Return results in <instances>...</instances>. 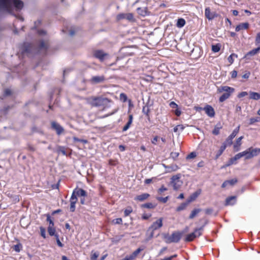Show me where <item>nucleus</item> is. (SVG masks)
<instances>
[{"mask_svg": "<svg viewBox=\"0 0 260 260\" xmlns=\"http://www.w3.org/2000/svg\"><path fill=\"white\" fill-rule=\"evenodd\" d=\"M201 189H199L195 192L191 193L190 196L188 197V198L186 200L187 202L189 204L190 203L193 202L194 201L198 196L201 194Z\"/></svg>", "mask_w": 260, "mask_h": 260, "instance_id": "obj_19", "label": "nucleus"}, {"mask_svg": "<svg viewBox=\"0 0 260 260\" xmlns=\"http://www.w3.org/2000/svg\"><path fill=\"white\" fill-rule=\"evenodd\" d=\"M249 98L252 100H258L260 99V93L250 91L249 92Z\"/></svg>", "mask_w": 260, "mask_h": 260, "instance_id": "obj_29", "label": "nucleus"}, {"mask_svg": "<svg viewBox=\"0 0 260 260\" xmlns=\"http://www.w3.org/2000/svg\"><path fill=\"white\" fill-rule=\"evenodd\" d=\"M32 45L28 42H24L22 45V54L30 53L31 52Z\"/></svg>", "mask_w": 260, "mask_h": 260, "instance_id": "obj_14", "label": "nucleus"}, {"mask_svg": "<svg viewBox=\"0 0 260 260\" xmlns=\"http://www.w3.org/2000/svg\"><path fill=\"white\" fill-rule=\"evenodd\" d=\"M154 230H150L148 232V229L147 230L146 233V238L145 240L146 242L149 241L154 237Z\"/></svg>", "mask_w": 260, "mask_h": 260, "instance_id": "obj_28", "label": "nucleus"}, {"mask_svg": "<svg viewBox=\"0 0 260 260\" xmlns=\"http://www.w3.org/2000/svg\"><path fill=\"white\" fill-rule=\"evenodd\" d=\"M174 113L177 116H180L182 113L180 108H179V107L178 106V108H175Z\"/></svg>", "mask_w": 260, "mask_h": 260, "instance_id": "obj_58", "label": "nucleus"}, {"mask_svg": "<svg viewBox=\"0 0 260 260\" xmlns=\"http://www.w3.org/2000/svg\"><path fill=\"white\" fill-rule=\"evenodd\" d=\"M50 124L51 129L55 131L57 136L61 135L64 132V128L58 122L55 121H52Z\"/></svg>", "mask_w": 260, "mask_h": 260, "instance_id": "obj_8", "label": "nucleus"}, {"mask_svg": "<svg viewBox=\"0 0 260 260\" xmlns=\"http://www.w3.org/2000/svg\"><path fill=\"white\" fill-rule=\"evenodd\" d=\"M240 130V125L236 127L232 132V133L230 135L229 137L232 139H234L236 135L238 134Z\"/></svg>", "mask_w": 260, "mask_h": 260, "instance_id": "obj_39", "label": "nucleus"}, {"mask_svg": "<svg viewBox=\"0 0 260 260\" xmlns=\"http://www.w3.org/2000/svg\"><path fill=\"white\" fill-rule=\"evenodd\" d=\"M170 155H171V157L174 160H175L178 157V156H179V152H172L171 153Z\"/></svg>", "mask_w": 260, "mask_h": 260, "instance_id": "obj_63", "label": "nucleus"}, {"mask_svg": "<svg viewBox=\"0 0 260 260\" xmlns=\"http://www.w3.org/2000/svg\"><path fill=\"white\" fill-rule=\"evenodd\" d=\"M150 197V194L149 193H143L141 194L136 196L134 198V200L139 202H144Z\"/></svg>", "mask_w": 260, "mask_h": 260, "instance_id": "obj_20", "label": "nucleus"}, {"mask_svg": "<svg viewBox=\"0 0 260 260\" xmlns=\"http://www.w3.org/2000/svg\"><path fill=\"white\" fill-rule=\"evenodd\" d=\"M201 211V209L200 208H194L193 209L189 216V219H193Z\"/></svg>", "mask_w": 260, "mask_h": 260, "instance_id": "obj_34", "label": "nucleus"}, {"mask_svg": "<svg viewBox=\"0 0 260 260\" xmlns=\"http://www.w3.org/2000/svg\"><path fill=\"white\" fill-rule=\"evenodd\" d=\"M235 89L229 86H221L217 89L218 92H224L219 98L218 101L219 103H223L229 99L231 94L235 91Z\"/></svg>", "mask_w": 260, "mask_h": 260, "instance_id": "obj_3", "label": "nucleus"}, {"mask_svg": "<svg viewBox=\"0 0 260 260\" xmlns=\"http://www.w3.org/2000/svg\"><path fill=\"white\" fill-rule=\"evenodd\" d=\"M244 138V136H241L236 139V142L233 145V148L235 152L240 150V147L242 144L241 141Z\"/></svg>", "mask_w": 260, "mask_h": 260, "instance_id": "obj_22", "label": "nucleus"}, {"mask_svg": "<svg viewBox=\"0 0 260 260\" xmlns=\"http://www.w3.org/2000/svg\"><path fill=\"white\" fill-rule=\"evenodd\" d=\"M189 204L187 201L185 202L182 203L179 206H178L176 209L177 212H180L185 209L186 206Z\"/></svg>", "mask_w": 260, "mask_h": 260, "instance_id": "obj_35", "label": "nucleus"}, {"mask_svg": "<svg viewBox=\"0 0 260 260\" xmlns=\"http://www.w3.org/2000/svg\"><path fill=\"white\" fill-rule=\"evenodd\" d=\"M258 53L255 48L250 50L248 52H247L243 57V58L246 59L247 60H250L251 59V57L253 56Z\"/></svg>", "mask_w": 260, "mask_h": 260, "instance_id": "obj_23", "label": "nucleus"}, {"mask_svg": "<svg viewBox=\"0 0 260 260\" xmlns=\"http://www.w3.org/2000/svg\"><path fill=\"white\" fill-rule=\"evenodd\" d=\"M137 12L139 15L143 17L149 16L150 14L147 7H139L137 9Z\"/></svg>", "mask_w": 260, "mask_h": 260, "instance_id": "obj_16", "label": "nucleus"}, {"mask_svg": "<svg viewBox=\"0 0 260 260\" xmlns=\"http://www.w3.org/2000/svg\"><path fill=\"white\" fill-rule=\"evenodd\" d=\"M74 190L76 192V196H77L78 197L83 198L87 196V192L82 188L76 186Z\"/></svg>", "mask_w": 260, "mask_h": 260, "instance_id": "obj_17", "label": "nucleus"}, {"mask_svg": "<svg viewBox=\"0 0 260 260\" xmlns=\"http://www.w3.org/2000/svg\"><path fill=\"white\" fill-rule=\"evenodd\" d=\"M169 199V196H167L166 197H156V199L160 202H162L163 203H166L167 202Z\"/></svg>", "mask_w": 260, "mask_h": 260, "instance_id": "obj_51", "label": "nucleus"}, {"mask_svg": "<svg viewBox=\"0 0 260 260\" xmlns=\"http://www.w3.org/2000/svg\"><path fill=\"white\" fill-rule=\"evenodd\" d=\"M23 7L24 3L22 0H0V13L9 14L21 21H24V18L15 14L14 11L20 12Z\"/></svg>", "mask_w": 260, "mask_h": 260, "instance_id": "obj_1", "label": "nucleus"}, {"mask_svg": "<svg viewBox=\"0 0 260 260\" xmlns=\"http://www.w3.org/2000/svg\"><path fill=\"white\" fill-rule=\"evenodd\" d=\"M125 19L129 21H134V15L132 13H126Z\"/></svg>", "mask_w": 260, "mask_h": 260, "instance_id": "obj_50", "label": "nucleus"}, {"mask_svg": "<svg viewBox=\"0 0 260 260\" xmlns=\"http://www.w3.org/2000/svg\"><path fill=\"white\" fill-rule=\"evenodd\" d=\"M108 56L109 54L102 50H96L93 52V56L101 61H104Z\"/></svg>", "mask_w": 260, "mask_h": 260, "instance_id": "obj_11", "label": "nucleus"}, {"mask_svg": "<svg viewBox=\"0 0 260 260\" xmlns=\"http://www.w3.org/2000/svg\"><path fill=\"white\" fill-rule=\"evenodd\" d=\"M181 177V174L178 173L171 178L170 183L173 185L174 190H177L181 187L182 184V182L180 180Z\"/></svg>", "mask_w": 260, "mask_h": 260, "instance_id": "obj_6", "label": "nucleus"}, {"mask_svg": "<svg viewBox=\"0 0 260 260\" xmlns=\"http://www.w3.org/2000/svg\"><path fill=\"white\" fill-rule=\"evenodd\" d=\"M233 139L229 136L222 143L221 145H224V147L226 148L227 147L230 146L233 144Z\"/></svg>", "mask_w": 260, "mask_h": 260, "instance_id": "obj_32", "label": "nucleus"}, {"mask_svg": "<svg viewBox=\"0 0 260 260\" xmlns=\"http://www.w3.org/2000/svg\"><path fill=\"white\" fill-rule=\"evenodd\" d=\"M163 218L160 217L156 221L153 222L152 224L148 228V232L150 230H157V229L161 228L163 225L162 223Z\"/></svg>", "mask_w": 260, "mask_h": 260, "instance_id": "obj_12", "label": "nucleus"}, {"mask_svg": "<svg viewBox=\"0 0 260 260\" xmlns=\"http://www.w3.org/2000/svg\"><path fill=\"white\" fill-rule=\"evenodd\" d=\"M227 182H228V184L231 185H234L238 182V180L236 178H234L230 180H227Z\"/></svg>", "mask_w": 260, "mask_h": 260, "instance_id": "obj_59", "label": "nucleus"}, {"mask_svg": "<svg viewBox=\"0 0 260 260\" xmlns=\"http://www.w3.org/2000/svg\"><path fill=\"white\" fill-rule=\"evenodd\" d=\"M237 196H231L227 197L225 201V206H233L236 204L237 202Z\"/></svg>", "mask_w": 260, "mask_h": 260, "instance_id": "obj_15", "label": "nucleus"}, {"mask_svg": "<svg viewBox=\"0 0 260 260\" xmlns=\"http://www.w3.org/2000/svg\"><path fill=\"white\" fill-rule=\"evenodd\" d=\"M99 256V252L98 251L94 252L93 250L91 251L90 256V260H96L97 258Z\"/></svg>", "mask_w": 260, "mask_h": 260, "instance_id": "obj_46", "label": "nucleus"}, {"mask_svg": "<svg viewBox=\"0 0 260 260\" xmlns=\"http://www.w3.org/2000/svg\"><path fill=\"white\" fill-rule=\"evenodd\" d=\"M111 100L102 96H92L91 98L90 105L93 107H99L107 106Z\"/></svg>", "mask_w": 260, "mask_h": 260, "instance_id": "obj_4", "label": "nucleus"}, {"mask_svg": "<svg viewBox=\"0 0 260 260\" xmlns=\"http://www.w3.org/2000/svg\"><path fill=\"white\" fill-rule=\"evenodd\" d=\"M204 111L205 113L210 117H214L215 115V112L214 108L210 105H206L204 107Z\"/></svg>", "mask_w": 260, "mask_h": 260, "instance_id": "obj_13", "label": "nucleus"}, {"mask_svg": "<svg viewBox=\"0 0 260 260\" xmlns=\"http://www.w3.org/2000/svg\"><path fill=\"white\" fill-rule=\"evenodd\" d=\"M202 235V233L199 231L197 228H195L192 232L185 236L184 240L186 242H190L193 241L195 239L199 237Z\"/></svg>", "mask_w": 260, "mask_h": 260, "instance_id": "obj_7", "label": "nucleus"}, {"mask_svg": "<svg viewBox=\"0 0 260 260\" xmlns=\"http://www.w3.org/2000/svg\"><path fill=\"white\" fill-rule=\"evenodd\" d=\"M38 48L39 51L44 50L45 52L47 53L49 48V46L43 40H41L38 45Z\"/></svg>", "mask_w": 260, "mask_h": 260, "instance_id": "obj_24", "label": "nucleus"}, {"mask_svg": "<svg viewBox=\"0 0 260 260\" xmlns=\"http://www.w3.org/2000/svg\"><path fill=\"white\" fill-rule=\"evenodd\" d=\"M185 24L186 21L183 18L180 17L176 20V26L178 28H182L185 25Z\"/></svg>", "mask_w": 260, "mask_h": 260, "instance_id": "obj_25", "label": "nucleus"}, {"mask_svg": "<svg viewBox=\"0 0 260 260\" xmlns=\"http://www.w3.org/2000/svg\"><path fill=\"white\" fill-rule=\"evenodd\" d=\"M234 57L237 58L238 55L237 54L233 53L231 54H230L228 58V60L231 64H232L234 61Z\"/></svg>", "mask_w": 260, "mask_h": 260, "instance_id": "obj_44", "label": "nucleus"}, {"mask_svg": "<svg viewBox=\"0 0 260 260\" xmlns=\"http://www.w3.org/2000/svg\"><path fill=\"white\" fill-rule=\"evenodd\" d=\"M47 231L49 235L50 236H56L58 235L56 232V230L54 226H48Z\"/></svg>", "mask_w": 260, "mask_h": 260, "instance_id": "obj_33", "label": "nucleus"}, {"mask_svg": "<svg viewBox=\"0 0 260 260\" xmlns=\"http://www.w3.org/2000/svg\"><path fill=\"white\" fill-rule=\"evenodd\" d=\"M11 94H12V91L10 89L7 88V89H5L4 92V96H5V97L9 96L11 95Z\"/></svg>", "mask_w": 260, "mask_h": 260, "instance_id": "obj_60", "label": "nucleus"}, {"mask_svg": "<svg viewBox=\"0 0 260 260\" xmlns=\"http://www.w3.org/2000/svg\"><path fill=\"white\" fill-rule=\"evenodd\" d=\"M45 216H46V221L49 223L48 226H54V220L51 218V215L49 213H47L45 214Z\"/></svg>", "mask_w": 260, "mask_h": 260, "instance_id": "obj_38", "label": "nucleus"}, {"mask_svg": "<svg viewBox=\"0 0 260 260\" xmlns=\"http://www.w3.org/2000/svg\"><path fill=\"white\" fill-rule=\"evenodd\" d=\"M133 212V209L131 207H128L124 210V216H128Z\"/></svg>", "mask_w": 260, "mask_h": 260, "instance_id": "obj_54", "label": "nucleus"}, {"mask_svg": "<svg viewBox=\"0 0 260 260\" xmlns=\"http://www.w3.org/2000/svg\"><path fill=\"white\" fill-rule=\"evenodd\" d=\"M255 41L256 44H260V32L256 34Z\"/></svg>", "mask_w": 260, "mask_h": 260, "instance_id": "obj_64", "label": "nucleus"}, {"mask_svg": "<svg viewBox=\"0 0 260 260\" xmlns=\"http://www.w3.org/2000/svg\"><path fill=\"white\" fill-rule=\"evenodd\" d=\"M119 99L123 103H125L128 101L127 95L123 92H122L120 94Z\"/></svg>", "mask_w": 260, "mask_h": 260, "instance_id": "obj_41", "label": "nucleus"}, {"mask_svg": "<svg viewBox=\"0 0 260 260\" xmlns=\"http://www.w3.org/2000/svg\"><path fill=\"white\" fill-rule=\"evenodd\" d=\"M162 237L166 240L167 243H178L182 238L181 235L179 231H174L171 236L168 233L162 234Z\"/></svg>", "mask_w": 260, "mask_h": 260, "instance_id": "obj_5", "label": "nucleus"}, {"mask_svg": "<svg viewBox=\"0 0 260 260\" xmlns=\"http://www.w3.org/2000/svg\"><path fill=\"white\" fill-rule=\"evenodd\" d=\"M112 223L114 224H120L122 223V219L121 218H115L112 220Z\"/></svg>", "mask_w": 260, "mask_h": 260, "instance_id": "obj_56", "label": "nucleus"}, {"mask_svg": "<svg viewBox=\"0 0 260 260\" xmlns=\"http://www.w3.org/2000/svg\"><path fill=\"white\" fill-rule=\"evenodd\" d=\"M76 203L77 202H75V201L70 202V212H74L75 211Z\"/></svg>", "mask_w": 260, "mask_h": 260, "instance_id": "obj_53", "label": "nucleus"}, {"mask_svg": "<svg viewBox=\"0 0 260 260\" xmlns=\"http://www.w3.org/2000/svg\"><path fill=\"white\" fill-rule=\"evenodd\" d=\"M197 156V153L195 151H192L189 153L186 157V159H193Z\"/></svg>", "mask_w": 260, "mask_h": 260, "instance_id": "obj_49", "label": "nucleus"}, {"mask_svg": "<svg viewBox=\"0 0 260 260\" xmlns=\"http://www.w3.org/2000/svg\"><path fill=\"white\" fill-rule=\"evenodd\" d=\"M257 122H260V117H251L249 119V125H252Z\"/></svg>", "mask_w": 260, "mask_h": 260, "instance_id": "obj_42", "label": "nucleus"}, {"mask_svg": "<svg viewBox=\"0 0 260 260\" xmlns=\"http://www.w3.org/2000/svg\"><path fill=\"white\" fill-rule=\"evenodd\" d=\"M259 153V148H253V147H250L247 148L245 150L238 153L234 157H231L222 168H225L232 165L234 164L235 161L242 157H244V158L246 160L250 159L252 157L258 155Z\"/></svg>", "mask_w": 260, "mask_h": 260, "instance_id": "obj_2", "label": "nucleus"}, {"mask_svg": "<svg viewBox=\"0 0 260 260\" xmlns=\"http://www.w3.org/2000/svg\"><path fill=\"white\" fill-rule=\"evenodd\" d=\"M73 139L74 142H81L83 144H86L88 142V141L86 139H80L76 137H74Z\"/></svg>", "mask_w": 260, "mask_h": 260, "instance_id": "obj_47", "label": "nucleus"}, {"mask_svg": "<svg viewBox=\"0 0 260 260\" xmlns=\"http://www.w3.org/2000/svg\"><path fill=\"white\" fill-rule=\"evenodd\" d=\"M222 128V126L220 122H218L214 126L212 133L214 135H218L219 134L220 129Z\"/></svg>", "mask_w": 260, "mask_h": 260, "instance_id": "obj_26", "label": "nucleus"}, {"mask_svg": "<svg viewBox=\"0 0 260 260\" xmlns=\"http://www.w3.org/2000/svg\"><path fill=\"white\" fill-rule=\"evenodd\" d=\"M40 235L44 238H46V229L43 226L40 227Z\"/></svg>", "mask_w": 260, "mask_h": 260, "instance_id": "obj_52", "label": "nucleus"}, {"mask_svg": "<svg viewBox=\"0 0 260 260\" xmlns=\"http://www.w3.org/2000/svg\"><path fill=\"white\" fill-rule=\"evenodd\" d=\"M226 148L224 147V145H221L220 147V149L217 152L214 159H217L220 155L223 153V151L225 150Z\"/></svg>", "mask_w": 260, "mask_h": 260, "instance_id": "obj_36", "label": "nucleus"}, {"mask_svg": "<svg viewBox=\"0 0 260 260\" xmlns=\"http://www.w3.org/2000/svg\"><path fill=\"white\" fill-rule=\"evenodd\" d=\"M221 45L220 43L213 44L211 46V50L214 53L218 52L221 49Z\"/></svg>", "mask_w": 260, "mask_h": 260, "instance_id": "obj_30", "label": "nucleus"}, {"mask_svg": "<svg viewBox=\"0 0 260 260\" xmlns=\"http://www.w3.org/2000/svg\"><path fill=\"white\" fill-rule=\"evenodd\" d=\"M78 201V197L76 196V192L73 189L71 197L70 198V201H75V202H77Z\"/></svg>", "mask_w": 260, "mask_h": 260, "instance_id": "obj_48", "label": "nucleus"}, {"mask_svg": "<svg viewBox=\"0 0 260 260\" xmlns=\"http://www.w3.org/2000/svg\"><path fill=\"white\" fill-rule=\"evenodd\" d=\"M125 16H126V13H119L117 15L116 19L117 20L125 19Z\"/></svg>", "mask_w": 260, "mask_h": 260, "instance_id": "obj_55", "label": "nucleus"}, {"mask_svg": "<svg viewBox=\"0 0 260 260\" xmlns=\"http://www.w3.org/2000/svg\"><path fill=\"white\" fill-rule=\"evenodd\" d=\"M105 80L106 78L104 75L93 76L88 80V82L91 85H95L104 83Z\"/></svg>", "mask_w": 260, "mask_h": 260, "instance_id": "obj_9", "label": "nucleus"}, {"mask_svg": "<svg viewBox=\"0 0 260 260\" xmlns=\"http://www.w3.org/2000/svg\"><path fill=\"white\" fill-rule=\"evenodd\" d=\"M133 115L132 114H129L128 115V119L126 124L122 127V132H126L127 131L129 127H131L133 121Z\"/></svg>", "mask_w": 260, "mask_h": 260, "instance_id": "obj_21", "label": "nucleus"}, {"mask_svg": "<svg viewBox=\"0 0 260 260\" xmlns=\"http://www.w3.org/2000/svg\"><path fill=\"white\" fill-rule=\"evenodd\" d=\"M54 237L55 238L56 242L58 246L61 248L63 247L64 246V244L60 242L59 238V235L58 234L57 235Z\"/></svg>", "mask_w": 260, "mask_h": 260, "instance_id": "obj_57", "label": "nucleus"}, {"mask_svg": "<svg viewBox=\"0 0 260 260\" xmlns=\"http://www.w3.org/2000/svg\"><path fill=\"white\" fill-rule=\"evenodd\" d=\"M250 26V24L248 22L240 23L235 27V31L237 32L240 31L243 29H247Z\"/></svg>", "mask_w": 260, "mask_h": 260, "instance_id": "obj_18", "label": "nucleus"}, {"mask_svg": "<svg viewBox=\"0 0 260 260\" xmlns=\"http://www.w3.org/2000/svg\"><path fill=\"white\" fill-rule=\"evenodd\" d=\"M205 16L209 20L212 21L219 16V14L216 12H211L210 8L206 7L205 9Z\"/></svg>", "mask_w": 260, "mask_h": 260, "instance_id": "obj_10", "label": "nucleus"}, {"mask_svg": "<svg viewBox=\"0 0 260 260\" xmlns=\"http://www.w3.org/2000/svg\"><path fill=\"white\" fill-rule=\"evenodd\" d=\"M150 109L149 108L147 107L146 108V106H143L142 108V112L144 113L146 116L147 117V118L148 120H150Z\"/></svg>", "mask_w": 260, "mask_h": 260, "instance_id": "obj_37", "label": "nucleus"}, {"mask_svg": "<svg viewBox=\"0 0 260 260\" xmlns=\"http://www.w3.org/2000/svg\"><path fill=\"white\" fill-rule=\"evenodd\" d=\"M17 241H18L17 243L14 245L12 248L16 252H19L22 249L23 246L19 240L17 239Z\"/></svg>", "mask_w": 260, "mask_h": 260, "instance_id": "obj_27", "label": "nucleus"}, {"mask_svg": "<svg viewBox=\"0 0 260 260\" xmlns=\"http://www.w3.org/2000/svg\"><path fill=\"white\" fill-rule=\"evenodd\" d=\"M156 204H153L151 203H146L141 205V208L154 209L156 207Z\"/></svg>", "mask_w": 260, "mask_h": 260, "instance_id": "obj_31", "label": "nucleus"}, {"mask_svg": "<svg viewBox=\"0 0 260 260\" xmlns=\"http://www.w3.org/2000/svg\"><path fill=\"white\" fill-rule=\"evenodd\" d=\"M143 250L142 248H141L140 247L137 248L136 250H135L133 253L130 255V256H132L133 260L135 258V257L142 251Z\"/></svg>", "mask_w": 260, "mask_h": 260, "instance_id": "obj_45", "label": "nucleus"}, {"mask_svg": "<svg viewBox=\"0 0 260 260\" xmlns=\"http://www.w3.org/2000/svg\"><path fill=\"white\" fill-rule=\"evenodd\" d=\"M57 152L61 153L63 155H67V153L65 147L63 146H58L57 149Z\"/></svg>", "mask_w": 260, "mask_h": 260, "instance_id": "obj_40", "label": "nucleus"}, {"mask_svg": "<svg viewBox=\"0 0 260 260\" xmlns=\"http://www.w3.org/2000/svg\"><path fill=\"white\" fill-rule=\"evenodd\" d=\"M185 128V126L182 124H178L175 126L173 128V132L174 133H177L179 129L180 130V132H182Z\"/></svg>", "mask_w": 260, "mask_h": 260, "instance_id": "obj_43", "label": "nucleus"}, {"mask_svg": "<svg viewBox=\"0 0 260 260\" xmlns=\"http://www.w3.org/2000/svg\"><path fill=\"white\" fill-rule=\"evenodd\" d=\"M151 214L144 213L142 214L141 218L143 220H148L151 217Z\"/></svg>", "mask_w": 260, "mask_h": 260, "instance_id": "obj_61", "label": "nucleus"}, {"mask_svg": "<svg viewBox=\"0 0 260 260\" xmlns=\"http://www.w3.org/2000/svg\"><path fill=\"white\" fill-rule=\"evenodd\" d=\"M127 102H128V113H129L130 112V111L131 110L132 108H133L134 107V104H133L132 100L129 99Z\"/></svg>", "mask_w": 260, "mask_h": 260, "instance_id": "obj_62", "label": "nucleus"}]
</instances>
